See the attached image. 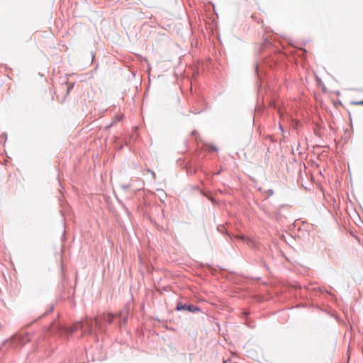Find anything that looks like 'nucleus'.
<instances>
[{
  "instance_id": "3",
  "label": "nucleus",
  "mask_w": 363,
  "mask_h": 363,
  "mask_svg": "<svg viewBox=\"0 0 363 363\" xmlns=\"http://www.w3.org/2000/svg\"><path fill=\"white\" fill-rule=\"evenodd\" d=\"M101 320H104L108 323H111L114 318V315L111 313H104L101 316H98Z\"/></svg>"
},
{
  "instance_id": "5",
  "label": "nucleus",
  "mask_w": 363,
  "mask_h": 363,
  "mask_svg": "<svg viewBox=\"0 0 363 363\" xmlns=\"http://www.w3.org/2000/svg\"><path fill=\"white\" fill-rule=\"evenodd\" d=\"M352 104H354V105H363V100L360 101L352 102Z\"/></svg>"
},
{
  "instance_id": "2",
  "label": "nucleus",
  "mask_w": 363,
  "mask_h": 363,
  "mask_svg": "<svg viewBox=\"0 0 363 363\" xmlns=\"http://www.w3.org/2000/svg\"><path fill=\"white\" fill-rule=\"evenodd\" d=\"M177 311H182V310H186L192 313L198 312L199 311V308L194 305H188V304H183L181 302L177 303Z\"/></svg>"
},
{
  "instance_id": "1",
  "label": "nucleus",
  "mask_w": 363,
  "mask_h": 363,
  "mask_svg": "<svg viewBox=\"0 0 363 363\" xmlns=\"http://www.w3.org/2000/svg\"><path fill=\"white\" fill-rule=\"evenodd\" d=\"M77 325L82 331V335H92L96 330H103V328L100 323V318L99 317H95L94 320L86 318L82 321L78 322Z\"/></svg>"
},
{
  "instance_id": "6",
  "label": "nucleus",
  "mask_w": 363,
  "mask_h": 363,
  "mask_svg": "<svg viewBox=\"0 0 363 363\" xmlns=\"http://www.w3.org/2000/svg\"><path fill=\"white\" fill-rule=\"evenodd\" d=\"M209 150L211 151H216L217 148L216 147L213 146V145H211V146H209Z\"/></svg>"
},
{
  "instance_id": "4",
  "label": "nucleus",
  "mask_w": 363,
  "mask_h": 363,
  "mask_svg": "<svg viewBox=\"0 0 363 363\" xmlns=\"http://www.w3.org/2000/svg\"><path fill=\"white\" fill-rule=\"evenodd\" d=\"M81 330L80 328L77 325V323L74 324L72 327L67 329V331L69 334H72L73 333Z\"/></svg>"
}]
</instances>
